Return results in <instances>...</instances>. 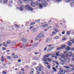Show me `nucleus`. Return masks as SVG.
Instances as JSON below:
<instances>
[{
	"mask_svg": "<svg viewBox=\"0 0 74 74\" xmlns=\"http://www.w3.org/2000/svg\"><path fill=\"white\" fill-rule=\"evenodd\" d=\"M65 57L64 54L62 53L61 55L60 58V60H61V61L60 62L61 64H64V62L66 61V59H67V60L68 61V63H69L70 61V58L69 57L67 58Z\"/></svg>",
	"mask_w": 74,
	"mask_h": 74,
	"instance_id": "1",
	"label": "nucleus"
},
{
	"mask_svg": "<svg viewBox=\"0 0 74 74\" xmlns=\"http://www.w3.org/2000/svg\"><path fill=\"white\" fill-rule=\"evenodd\" d=\"M72 56L74 58V53L72 54L71 51H69L66 55V56H64V57L67 58H68V56Z\"/></svg>",
	"mask_w": 74,
	"mask_h": 74,
	"instance_id": "2",
	"label": "nucleus"
},
{
	"mask_svg": "<svg viewBox=\"0 0 74 74\" xmlns=\"http://www.w3.org/2000/svg\"><path fill=\"white\" fill-rule=\"evenodd\" d=\"M25 8L27 11H32L33 10V9L30 7V5H27L25 6Z\"/></svg>",
	"mask_w": 74,
	"mask_h": 74,
	"instance_id": "3",
	"label": "nucleus"
},
{
	"mask_svg": "<svg viewBox=\"0 0 74 74\" xmlns=\"http://www.w3.org/2000/svg\"><path fill=\"white\" fill-rule=\"evenodd\" d=\"M42 7H47V2L45 1H42Z\"/></svg>",
	"mask_w": 74,
	"mask_h": 74,
	"instance_id": "4",
	"label": "nucleus"
},
{
	"mask_svg": "<svg viewBox=\"0 0 74 74\" xmlns=\"http://www.w3.org/2000/svg\"><path fill=\"white\" fill-rule=\"evenodd\" d=\"M38 37L39 38H42L44 37V33L43 32L41 33L38 35Z\"/></svg>",
	"mask_w": 74,
	"mask_h": 74,
	"instance_id": "5",
	"label": "nucleus"
},
{
	"mask_svg": "<svg viewBox=\"0 0 74 74\" xmlns=\"http://www.w3.org/2000/svg\"><path fill=\"white\" fill-rule=\"evenodd\" d=\"M42 65H41V66L40 67L38 66L36 68V69L38 71H41V69H42Z\"/></svg>",
	"mask_w": 74,
	"mask_h": 74,
	"instance_id": "6",
	"label": "nucleus"
},
{
	"mask_svg": "<svg viewBox=\"0 0 74 74\" xmlns=\"http://www.w3.org/2000/svg\"><path fill=\"white\" fill-rule=\"evenodd\" d=\"M37 31H38V29L36 28H33L32 30V32H37Z\"/></svg>",
	"mask_w": 74,
	"mask_h": 74,
	"instance_id": "7",
	"label": "nucleus"
},
{
	"mask_svg": "<svg viewBox=\"0 0 74 74\" xmlns=\"http://www.w3.org/2000/svg\"><path fill=\"white\" fill-rule=\"evenodd\" d=\"M36 4L37 5H39L40 8H42V5H41V4H40V3H38V2H37L36 3Z\"/></svg>",
	"mask_w": 74,
	"mask_h": 74,
	"instance_id": "8",
	"label": "nucleus"
},
{
	"mask_svg": "<svg viewBox=\"0 0 74 74\" xmlns=\"http://www.w3.org/2000/svg\"><path fill=\"white\" fill-rule=\"evenodd\" d=\"M50 55H51V54H48L47 55H45L44 56V58H48V57H49V56H50Z\"/></svg>",
	"mask_w": 74,
	"mask_h": 74,
	"instance_id": "9",
	"label": "nucleus"
},
{
	"mask_svg": "<svg viewBox=\"0 0 74 74\" xmlns=\"http://www.w3.org/2000/svg\"><path fill=\"white\" fill-rule=\"evenodd\" d=\"M22 47L23 48V49H25L26 48V45L25 44H23L22 45Z\"/></svg>",
	"mask_w": 74,
	"mask_h": 74,
	"instance_id": "10",
	"label": "nucleus"
},
{
	"mask_svg": "<svg viewBox=\"0 0 74 74\" xmlns=\"http://www.w3.org/2000/svg\"><path fill=\"white\" fill-rule=\"evenodd\" d=\"M51 38H49L46 40V42H50V41H51Z\"/></svg>",
	"mask_w": 74,
	"mask_h": 74,
	"instance_id": "11",
	"label": "nucleus"
},
{
	"mask_svg": "<svg viewBox=\"0 0 74 74\" xmlns=\"http://www.w3.org/2000/svg\"><path fill=\"white\" fill-rule=\"evenodd\" d=\"M66 49L67 51H70V50L71 49V48H70V47H69L67 46L66 47Z\"/></svg>",
	"mask_w": 74,
	"mask_h": 74,
	"instance_id": "12",
	"label": "nucleus"
},
{
	"mask_svg": "<svg viewBox=\"0 0 74 74\" xmlns=\"http://www.w3.org/2000/svg\"><path fill=\"white\" fill-rule=\"evenodd\" d=\"M48 26V24H46L44 25H42L41 26L42 27H47Z\"/></svg>",
	"mask_w": 74,
	"mask_h": 74,
	"instance_id": "13",
	"label": "nucleus"
},
{
	"mask_svg": "<svg viewBox=\"0 0 74 74\" xmlns=\"http://www.w3.org/2000/svg\"><path fill=\"white\" fill-rule=\"evenodd\" d=\"M66 45H63L61 46V47H60V48L61 49H64L66 47Z\"/></svg>",
	"mask_w": 74,
	"mask_h": 74,
	"instance_id": "14",
	"label": "nucleus"
},
{
	"mask_svg": "<svg viewBox=\"0 0 74 74\" xmlns=\"http://www.w3.org/2000/svg\"><path fill=\"white\" fill-rule=\"evenodd\" d=\"M31 5L32 7H34V6H35V3L33 2H32Z\"/></svg>",
	"mask_w": 74,
	"mask_h": 74,
	"instance_id": "15",
	"label": "nucleus"
},
{
	"mask_svg": "<svg viewBox=\"0 0 74 74\" xmlns=\"http://www.w3.org/2000/svg\"><path fill=\"white\" fill-rule=\"evenodd\" d=\"M21 40L23 41V42H26L27 41V40L26 39H25L24 38H22L21 39Z\"/></svg>",
	"mask_w": 74,
	"mask_h": 74,
	"instance_id": "16",
	"label": "nucleus"
},
{
	"mask_svg": "<svg viewBox=\"0 0 74 74\" xmlns=\"http://www.w3.org/2000/svg\"><path fill=\"white\" fill-rule=\"evenodd\" d=\"M4 61V58L2 56L1 57V62H3Z\"/></svg>",
	"mask_w": 74,
	"mask_h": 74,
	"instance_id": "17",
	"label": "nucleus"
},
{
	"mask_svg": "<svg viewBox=\"0 0 74 74\" xmlns=\"http://www.w3.org/2000/svg\"><path fill=\"white\" fill-rule=\"evenodd\" d=\"M34 28V27L33 26H32L31 27H30L29 29L31 30V31H32V30H33V29Z\"/></svg>",
	"mask_w": 74,
	"mask_h": 74,
	"instance_id": "18",
	"label": "nucleus"
},
{
	"mask_svg": "<svg viewBox=\"0 0 74 74\" xmlns=\"http://www.w3.org/2000/svg\"><path fill=\"white\" fill-rule=\"evenodd\" d=\"M7 2H8L7 0H5L3 1V4H6L7 3Z\"/></svg>",
	"mask_w": 74,
	"mask_h": 74,
	"instance_id": "19",
	"label": "nucleus"
},
{
	"mask_svg": "<svg viewBox=\"0 0 74 74\" xmlns=\"http://www.w3.org/2000/svg\"><path fill=\"white\" fill-rule=\"evenodd\" d=\"M33 47H36V46H37V44L36 43H35L34 44L32 45Z\"/></svg>",
	"mask_w": 74,
	"mask_h": 74,
	"instance_id": "20",
	"label": "nucleus"
},
{
	"mask_svg": "<svg viewBox=\"0 0 74 74\" xmlns=\"http://www.w3.org/2000/svg\"><path fill=\"white\" fill-rule=\"evenodd\" d=\"M3 46H4V47H6V48H7V47H8V46L7 45V44H6L5 43H3Z\"/></svg>",
	"mask_w": 74,
	"mask_h": 74,
	"instance_id": "21",
	"label": "nucleus"
},
{
	"mask_svg": "<svg viewBox=\"0 0 74 74\" xmlns=\"http://www.w3.org/2000/svg\"><path fill=\"white\" fill-rule=\"evenodd\" d=\"M59 37L58 36H56L54 37V39H55V40L59 39Z\"/></svg>",
	"mask_w": 74,
	"mask_h": 74,
	"instance_id": "22",
	"label": "nucleus"
},
{
	"mask_svg": "<svg viewBox=\"0 0 74 74\" xmlns=\"http://www.w3.org/2000/svg\"><path fill=\"white\" fill-rule=\"evenodd\" d=\"M67 40V38H66L65 37H63L62 39V41H64V40Z\"/></svg>",
	"mask_w": 74,
	"mask_h": 74,
	"instance_id": "23",
	"label": "nucleus"
},
{
	"mask_svg": "<svg viewBox=\"0 0 74 74\" xmlns=\"http://www.w3.org/2000/svg\"><path fill=\"white\" fill-rule=\"evenodd\" d=\"M68 44L69 47H71V42H69L68 43Z\"/></svg>",
	"mask_w": 74,
	"mask_h": 74,
	"instance_id": "24",
	"label": "nucleus"
},
{
	"mask_svg": "<svg viewBox=\"0 0 74 74\" xmlns=\"http://www.w3.org/2000/svg\"><path fill=\"white\" fill-rule=\"evenodd\" d=\"M12 58H13L14 59H16V58H18V56H13Z\"/></svg>",
	"mask_w": 74,
	"mask_h": 74,
	"instance_id": "25",
	"label": "nucleus"
},
{
	"mask_svg": "<svg viewBox=\"0 0 74 74\" xmlns=\"http://www.w3.org/2000/svg\"><path fill=\"white\" fill-rule=\"evenodd\" d=\"M47 61H49V62H51L52 61V60L49 58H47Z\"/></svg>",
	"mask_w": 74,
	"mask_h": 74,
	"instance_id": "26",
	"label": "nucleus"
},
{
	"mask_svg": "<svg viewBox=\"0 0 74 74\" xmlns=\"http://www.w3.org/2000/svg\"><path fill=\"white\" fill-rule=\"evenodd\" d=\"M7 43L8 44H10L11 43V41L10 40H8L7 41Z\"/></svg>",
	"mask_w": 74,
	"mask_h": 74,
	"instance_id": "27",
	"label": "nucleus"
},
{
	"mask_svg": "<svg viewBox=\"0 0 74 74\" xmlns=\"http://www.w3.org/2000/svg\"><path fill=\"white\" fill-rule=\"evenodd\" d=\"M65 73H68V71H66V70H65L64 71H63V73H62V74H65Z\"/></svg>",
	"mask_w": 74,
	"mask_h": 74,
	"instance_id": "28",
	"label": "nucleus"
},
{
	"mask_svg": "<svg viewBox=\"0 0 74 74\" xmlns=\"http://www.w3.org/2000/svg\"><path fill=\"white\" fill-rule=\"evenodd\" d=\"M18 3L19 4H23V2L21 0H20L18 1Z\"/></svg>",
	"mask_w": 74,
	"mask_h": 74,
	"instance_id": "29",
	"label": "nucleus"
},
{
	"mask_svg": "<svg viewBox=\"0 0 74 74\" xmlns=\"http://www.w3.org/2000/svg\"><path fill=\"white\" fill-rule=\"evenodd\" d=\"M71 32V31H69L67 32V34L68 35H70V33Z\"/></svg>",
	"mask_w": 74,
	"mask_h": 74,
	"instance_id": "30",
	"label": "nucleus"
},
{
	"mask_svg": "<svg viewBox=\"0 0 74 74\" xmlns=\"http://www.w3.org/2000/svg\"><path fill=\"white\" fill-rule=\"evenodd\" d=\"M33 71H32L30 73V74H33V73H34V70L32 69Z\"/></svg>",
	"mask_w": 74,
	"mask_h": 74,
	"instance_id": "31",
	"label": "nucleus"
},
{
	"mask_svg": "<svg viewBox=\"0 0 74 74\" xmlns=\"http://www.w3.org/2000/svg\"><path fill=\"white\" fill-rule=\"evenodd\" d=\"M19 9L20 11H23V8L22 7H20Z\"/></svg>",
	"mask_w": 74,
	"mask_h": 74,
	"instance_id": "32",
	"label": "nucleus"
},
{
	"mask_svg": "<svg viewBox=\"0 0 74 74\" xmlns=\"http://www.w3.org/2000/svg\"><path fill=\"white\" fill-rule=\"evenodd\" d=\"M64 67H65V68H66V69H70V67L68 66H64Z\"/></svg>",
	"mask_w": 74,
	"mask_h": 74,
	"instance_id": "33",
	"label": "nucleus"
},
{
	"mask_svg": "<svg viewBox=\"0 0 74 74\" xmlns=\"http://www.w3.org/2000/svg\"><path fill=\"white\" fill-rule=\"evenodd\" d=\"M40 38H39V37H38V36L36 37V40H38L39 39H40Z\"/></svg>",
	"mask_w": 74,
	"mask_h": 74,
	"instance_id": "34",
	"label": "nucleus"
},
{
	"mask_svg": "<svg viewBox=\"0 0 74 74\" xmlns=\"http://www.w3.org/2000/svg\"><path fill=\"white\" fill-rule=\"evenodd\" d=\"M35 25V23L33 22L30 24L31 26H32V25Z\"/></svg>",
	"mask_w": 74,
	"mask_h": 74,
	"instance_id": "35",
	"label": "nucleus"
},
{
	"mask_svg": "<svg viewBox=\"0 0 74 74\" xmlns=\"http://www.w3.org/2000/svg\"><path fill=\"white\" fill-rule=\"evenodd\" d=\"M54 30L56 32H59V30H58L56 28L54 29Z\"/></svg>",
	"mask_w": 74,
	"mask_h": 74,
	"instance_id": "36",
	"label": "nucleus"
},
{
	"mask_svg": "<svg viewBox=\"0 0 74 74\" xmlns=\"http://www.w3.org/2000/svg\"><path fill=\"white\" fill-rule=\"evenodd\" d=\"M16 45V43L15 42H13L12 43V45L13 46H15V45Z\"/></svg>",
	"mask_w": 74,
	"mask_h": 74,
	"instance_id": "37",
	"label": "nucleus"
},
{
	"mask_svg": "<svg viewBox=\"0 0 74 74\" xmlns=\"http://www.w3.org/2000/svg\"><path fill=\"white\" fill-rule=\"evenodd\" d=\"M56 56H59V52H58L56 53Z\"/></svg>",
	"mask_w": 74,
	"mask_h": 74,
	"instance_id": "38",
	"label": "nucleus"
},
{
	"mask_svg": "<svg viewBox=\"0 0 74 74\" xmlns=\"http://www.w3.org/2000/svg\"><path fill=\"white\" fill-rule=\"evenodd\" d=\"M60 71L61 72V73H62V72H63V69L62 68H60Z\"/></svg>",
	"mask_w": 74,
	"mask_h": 74,
	"instance_id": "39",
	"label": "nucleus"
},
{
	"mask_svg": "<svg viewBox=\"0 0 74 74\" xmlns=\"http://www.w3.org/2000/svg\"><path fill=\"white\" fill-rule=\"evenodd\" d=\"M71 0H66V3H69Z\"/></svg>",
	"mask_w": 74,
	"mask_h": 74,
	"instance_id": "40",
	"label": "nucleus"
},
{
	"mask_svg": "<svg viewBox=\"0 0 74 74\" xmlns=\"http://www.w3.org/2000/svg\"><path fill=\"white\" fill-rule=\"evenodd\" d=\"M8 59H9V60H11V57L10 56H8Z\"/></svg>",
	"mask_w": 74,
	"mask_h": 74,
	"instance_id": "41",
	"label": "nucleus"
},
{
	"mask_svg": "<svg viewBox=\"0 0 74 74\" xmlns=\"http://www.w3.org/2000/svg\"><path fill=\"white\" fill-rule=\"evenodd\" d=\"M52 50V48L51 47H50L48 49V51H50Z\"/></svg>",
	"mask_w": 74,
	"mask_h": 74,
	"instance_id": "42",
	"label": "nucleus"
},
{
	"mask_svg": "<svg viewBox=\"0 0 74 74\" xmlns=\"http://www.w3.org/2000/svg\"><path fill=\"white\" fill-rule=\"evenodd\" d=\"M47 67H48V69H51V66H50V65H47Z\"/></svg>",
	"mask_w": 74,
	"mask_h": 74,
	"instance_id": "43",
	"label": "nucleus"
},
{
	"mask_svg": "<svg viewBox=\"0 0 74 74\" xmlns=\"http://www.w3.org/2000/svg\"><path fill=\"white\" fill-rule=\"evenodd\" d=\"M2 73L6 74H7V72H6V71H3V72H2Z\"/></svg>",
	"mask_w": 74,
	"mask_h": 74,
	"instance_id": "44",
	"label": "nucleus"
},
{
	"mask_svg": "<svg viewBox=\"0 0 74 74\" xmlns=\"http://www.w3.org/2000/svg\"><path fill=\"white\" fill-rule=\"evenodd\" d=\"M62 34H65V31L64 30H63L62 32Z\"/></svg>",
	"mask_w": 74,
	"mask_h": 74,
	"instance_id": "45",
	"label": "nucleus"
},
{
	"mask_svg": "<svg viewBox=\"0 0 74 74\" xmlns=\"http://www.w3.org/2000/svg\"><path fill=\"white\" fill-rule=\"evenodd\" d=\"M43 60L44 61H48L47 59H46V58H44L43 59Z\"/></svg>",
	"mask_w": 74,
	"mask_h": 74,
	"instance_id": "46",
	"label": "nucleus"
},
{
	"mask_svg": "<svg viewBox=\"0 0 74 74\" xmlns=\"http://www.w3.org/2000/svg\"><path fill=\"white\" fill-rule=\"evenodd\" d=\"M73 40H71V41H72V42L73 43V44H74V37L73 38Z\"/></svg>",
	"mask_w": 74,
	"mask_h": 74,
	"instance_id": "47",
	"label": "nucleus"
},
{
	"mask_svg": "<svg viewBox=\"0 0 74 74\" xmlns=\"http://www.w3.org/2000/svg\"><path fill=\"white\" fill-rule=\"evenodd\" d=\"M47 49V47H45V48L44 49V51H46V50Z\"/></svg>",
	"mask_w": 74,
	"mask_h": 74,
	"instance_id": "48",
	"label": "nucleus"
},
{
	"mask_svg": "<svg viewBox=\"0 0 74 74\" xmlns=\"http://www.w3.org/2000/svg\"><path fill=\"white\" fill-rule=\"evenodd\" d=\"M14 26H15V27H19V26L16 24H15L14 25Z\"/></svg>",
	"mask_w": 74,
	"mask_h": 74,
	"instance_id": "49",
	"label": "nucleus"
},
{
	"mask_svg": "<svg viewBox=\"0 0 74 74\" xmlns=\"http://www.w3.org/2000/svg\"><path fill=\"white\" fill-rule=\"evenodd\" d=\"M48 30V29H47V28H46L44 29L45 32H47Z\"/></svg>",
	"mask_w": 74,
	"mask_h": 74,
	"instance_id": "50",
	"label": "nucleus"
},
{
	"mask_svg": "<svg viewBox=\"0 0 74 74\" xmlns=\"http://www.w3.org/2000/svg\"><path fill=\"white\" fill-rule=\"evenodd\" d=\"M71 71H73V70L74 71V68H73L71 69Z\"/></svg>",
	"mask_w": 74,
	"mask_h": 74,
	"instance_id": "51",
	"label": "nucleus"
},
{
	"mask_svg": "<svg viewBox=\"0 0 74 74\" xmlns=\"http://www.w3.org/2000/svg\"><path fill=\"white\" fill-rule=\"evenodd\" d=\"M34 0H29L28 1H27V2H29V1H33Z\"/></svg>",
	"mask_w": 74,
	"mask_h": 74,
	"instance_id": "52",
	"label": "nucleus"
},
{
	"mask_svg": "<svg viewBox=\"0 0 74 74\" xmlns=\"http://www.w3.org/2000/svg\"><path fill=\"white\" fill-rule=\"evenodd\" d=\"M61 1H59V0H57L56 2H58V3H60V2Z\"/></svg>",
	"mask_w": 74,
	"mask_h": 74,
	"instance_id": "53",
	"label": "nucleus"
},
{
	"mask_svg": "<svg viewBox=\"0 0 74 74\" xmlns=\"http://www.w3.org/2000/svg\"><path fill=\"white\" fill-rule=\"evenodd\" d=\"M53 69L54 70V71H56V69H55V68L54 67H53Z\"/></svg>",
	"mask_w": 74,
	"mask_h": 74,
	"instance_id": "54",
	"label": "nucleus"
},
{
	"mask_svg": "<svg viewBox=\"0 0 74 74\" xmlns=\"http://www.w3.org/2000/svg\"><path fill=\"white\" fill-rule=\"evenodd\" d=\"M52 46V45H49L47 47H50Z\"/></svg>",
	"mask_w": 74,
	"mask_h": 74,
	"instance_id": "55",
	"label": "nucleus"
},
{
	"mask_svg": "<svg viewBox=\"0 0 74 74\" xmlns=\"http://www.w3.org/2000/svg\"><path fill=\"white\" fill-rule=\"evenodd\" d=\"M54 56H55V55L53 54H52L51 55V57H52V58H54Z\"/></svg>",
	"mask_w": 74,
	"mask_h": 74,
	"instance_id": "56",
	"label": "nucleus"
},
{
	"mask_svg": "<svg viewBox=\"0 0 74 74\" xmlns=\"http://www.w3.org/2000/svg\"><path fill=\"white\" fill-rule=\"evenodd\" d=\"M9 3H13V2H12V0H10V1H9Z\"/></svg>",
	"mask_w": 74,
	"mask_h": 74,
	"instance_id": "57",
	"label": "nucleus"
},
{
	"mask_svg": "<svg viewBox=\"0 0 74 74\" xmlns=\"http://www.w3.org/2000/svg\"><path fill=\"white\" fill-rule=\"evenodd\" d=\"M70 5L71 7L73 6V4H72V3H70Z\"/></svg>",
	"mask_w": 74,
	"mask_h": 74,
	"instance_id": "58",
	"label": "nucleus"
},
{
	"mask_svg": "<svg viewBox=\"0 0 74 74\" xmlns=\"http://www.w3.org/2000/svg\"><path fill=\"white\" fill-rule=\"evenodd\" d=\"M52 33L54 34H56V32H52Z\"/></svg>",
	"mask_w": 74,
	"mask_h": 74,
	"instance_id": "59",
	"label": "nucleus"
},
{
	"mask_svg": "<svg viewBox=\"0 0 74 74\" xmlns=\"http://www.w3.org/2000/svg\"><path fill=\"white\" fill-rule=\"evenodd\" d=\"M29 22H27L26 23V26H27L28 25H29Z\"/></svg>",
	"mask_w": 74,
	"mask_h": 74,
	"instance_id": "60",
	"label": "nucleus"
},
{
	"mask_svg": "<svg viewBox=\"0 0 74 74\" xmlns=\"http://www.w3.org/2000/svg\"><path fill=\"white\" fill-rule=\"evenodd\" d=\"M60 48H59V47H58L57 48V49L58 50H60Z\"/></svg>",
	"mask_w": 74,
	"mask_h": 74,
	"instance_id": "61",
	"label": "nucleus"
},
{
	"mask_svg": "<svg viewBox=\"0 0 74 74\" xmlns=\"http://www.w3.org/2000/svg\"><path fill=\"white\" fill-rule=\"evenodd\" d=\"M21 62V60H18V62Z\"/></svg>",
	"mask_w": 74,
	"mask_h": 74,
	"instance_id": "62",
	"label": "nucleus"
},
{
	"mask_svg": "<svg viewBox=\"0 0 74 74\" xmlns=\"http://www.w3.org/2000/svg\"><path fill=\"white\" fill-rule=\"evenodd\" d=\"M56 64H57V65H58V66H59V63H58L57 62H56Z\"/></svg>",
	"mask_w": 74,
	"mask_h": 74,
	"instance_id": "63",
	"label": "nucleus"
},
{
	"mask_svg": "<svg viewBox=\"0 0 74 74\" xmlns=\"http://www.w3.org/2000/svg\"><path fill=\"white\" fill-rule=\"evenodd\" d=\"M72 2L73 3H74V0H72Z\"/></svg>",
	"mask_w": 74,
	"mask_h": 74,
	"instance_id": "64",
	"label": "nucleus"
}]
</instances>
